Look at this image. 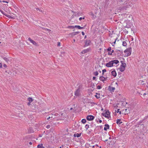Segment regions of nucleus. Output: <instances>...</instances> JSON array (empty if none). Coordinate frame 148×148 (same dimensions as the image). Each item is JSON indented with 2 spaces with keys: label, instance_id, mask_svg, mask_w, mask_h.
Returning <instances> with one entry per match:
<instances>
[{
  "label": "nucleus",
  "instance_id": "1",
  "mask_svg": "<svg viewBox=\"0 0 148 148\" xmlns=\"http://www.w3.org/2000/svg\"><path fill=\"white\" fill-rule=\"evenodd\" d=\"M119 5H121L122 6L119 8V9L121 11L126 10V8L130 6L129 3H127V2H124L123 1H120L118 2Z\"/></svg>",
  "mask_w": 148,
  "mask_h": 148
},
{
  "label": "nucleus",
  "instance_id": "2",
  "mask_svg": "<svg viewBox=\"0 0 148 148\" xmlns=\"http://www.w3.org/2000/svg\"><path fill=\"white\" fill-rule=\"evenodd\" d=\"M102 115L110 120V112L108 110H106L105 113H102Z\"/></svg>",
  "mask_w": 148,
  "mask_h": 148
},
{
  "label": "nucleus",
  "instance_id": "3",
  "mask_svg": "<svg viewBox=\"0 0 148 148\" xmlns=\"http://www.w3.org/2000/svg\"><path fill=\"white\" fill-rule=\"evenodd\" d=\"M124 52L126 53V56H128L131 55L132 52V48L131 47L125 50Z\"/></svg>",
  "mask_w": 148,
  "mask_h": 148
},
{
  "label": "nucleus",
  "instance_id": "4",
  "mask_svg": "<svg viewBox=\"0 0 148 148\" xmlns=\"http://www.w3.org/2000/svg\"><path fill=\"white\" fill-rule=\"evenodd\" d=\"M94 116L91 115H88L86 117V119L88 121H92L94 119Z\"/></svg>",
  "mask_w": 148,
  "mask_h": 148
},
{
  "label": "nucleus",
  "instance_id": "5",
  "mask_svg": "<svg viewBox=\"0 0 148 148\" xmlns=\"http://www.w3.org/2000/svg\"><path fill=\"white\" fill-rule=\"evenodd\" d=\"M28 40L30 42L32 43L34 45H35L36 46H38V45L37 43L34 40L30 38H28Z\"/></svg>",
  "mask_w": 148,
  "mask_h": 148
},
{
  "label": "nucleus",
  "instance_id": "6",
  "mask_svg": "<svg viewBox=\"0 0 148 148\" xmlns=\"http://www.w3.org/2000/svg\"><path fill=\"white\" fill-rule=\"evenodd\" d=\"M106 66L108 67L113 66V63H112V61H110L109 62L106 63Z\"/></svg>",
  "mask_w": 148,
  "mask_h": 148
},
{
  "label": "nucleus",
  "instance_id": "7",
  "mask_svg": "<svg viewBox=\"0 0 148 148\" xmlns=\"http://www.w3.org/2000/svg\"><path fill=\"white\" fill-rule=\"evenodd\" d=\"M80 90L79 88L76 90L75 92V95L76 96H79V95Z\"/></svg>",
  "mask_w": 148,
  "mask_h": 148
},
{
  "label": "nucleus",
  "instance_id": "8",
  "mask_svg": "<svg viewBox=\"0 0 148 148\" xmlns=\"http://www.w3.org/2000/svg\"><path fill=\"white\" fill-rule=\"evenodd\" d=\"M3 59L7 62L8 63L9 62H11L12 60V59H10V60H9V59L8 58H7V57H2Z\"/></svg>",
  "mask_w": 148,
  "mask_h": 148
},
{
  "label": "nucleus",
  "instance_id": "9",
  "mask_svg": "<svg viewBox=\"0 0 148 148\" xmlns=\"http://www.w3.org/2000/svg\"><path fill=\"white\" fill-rule=\"evenodd\" d=\"M91 42V41L89 40H86L85 42V45L86 46H88L90 44V43Z\"/></svg>",
  "mask_w": 148,
  "mask_h": 148
},
{
  "label": "nucleus",
  "instance_id": "10",
  "mask_svg": "<svg viewBox=\"0 0 148 148\" xmlns=\"http://www.w3.org/2000/svg\"><path fill=\"white\" fill-rule=\"evenodd\" d=\"M82 134V133H75L73 135L74 137H77V138L80 137Z\"/></svg>",
  "mask_w": 148,
  "mask_h": 148
},
{
  "label": "nucleus",
  "instance_id": "11",
  "mask_svg": "<svg viewBox=\"0 0 148 148\" xmlns=\"http://www.w3.org/2000/svg\"><path fill=\"white\" fill-rule=\"evenodd\" d=\"M105 126L104 130L105 131H107V129H108L109 128V125L108 124H105Z\"/></svg>",
  "mask_w": 148,
  "mask_h": 148
},
{
  "label": "nucleus",
  "instance_id": "12",
  "mask_svg": "<svg viewBox=\"0 0 148 148\" xmlns=\"http://www.w3.org/2000/svg\"><path fill=\"white\" fill-rule=\"evenodd\" d=\"M105 77L103 76H100L99 78V80L103 82L105 81Z\"/></svg>",
  "mask_w": 148,
  "mask_h": 148
},
{
  "label": "nucleus",
  "instance_id": "13",
  "mask_svg": "<svg viewBox=\"0 0 148 148\" xmlns=\"http://www.w3.org/2000/svg\"><path fill=\"white\" fill-rule=\"evenodd\" d=\"M108 90L110 91H114L115 90L114 87H111L110 86L109 87Z\"/></svg>",
  "mask_w": 148,
  "mask_h": 148
},
{
  "label": "nucleus",
  "instance_id": "14",
  "mask_svg": "<svg viewBox=\"0 0 148 148\" xmlns=\"http://www.w3.org/2000/svg\"><path fill=\"white\" fill-rule=\"evenodd\" d=\"M112 76H114V77H115L116 76V72L115 70H114L112 71Z\"/></svg>",
  "mask_w": 148,
  "mask_h": 148
},
{
  "label": "nucleus",
  "instance_id": "15",
  "mask_svg": "<svg viewBox=\"0 0 148 148\" xmlns=\"http://www.w3.org/2000/svg\"><path fill=\"white\" fill-rule=\"evenodd\" d=\"M89 50L88 49H85L82 51V54H85V53H87Z\"/></svg>",
  "mask_w": 148,
  "mask_h": 148
},
{
  "label": "nucleus",
  "instance_id": "16",
  "mask_svg": "<svg viewBox=\"0 0 148 148\" xmlns=\"http://www.w3.org/2000/svg\"><path fill=\"white\" fill-rule=\"evenodd\" d=\"M121 121V119H118L116 120V123L117 124L120 125L122 123V122H120V121Z\"/></svg>",
  "mask_w": 148,
  "mask_h": 148
},
{
  "label": "nucleus",
  "instance_id": "17",
  "mask_svg": "<svg viewBox=\"0 0 148 148\" xmlns=\"http://www.w3.org/2000/svg\"><path fill=\"white\" fill-rule=\"evenodd\" d=\"M75 28H77L79 29H84V27H81L79 25L75 26Z\"/></svg>",
  "mask_w": 148,
  "mask_h": 148
},
{
  "label": "nucleus",
  "instance_id": "18",
  "mask_svg": "<svg viewBox=\"0 0 148 148\" xmlns=\"http://www.w3.org/2000/svg\"><path fill=\"white\" fill-rule=\"evenodd\" d=\"M3 15L6 16L8 18H14L12 17L10 15L7 14H3Z\"/></svg>",
  "mask_w": 148,
  "mask_h": 148
},
{
  "label": "nucleus",
  "instance_id": "19",
  "mask_svg": "<svg viewBox=\"0 0 148 148\" xmlns=\"http://www.w3.org/2000/svg\"><path fill=\"white\" fill-rule=\"evenodd\" d=\"M69 36L71 37H73L74 36H75V34L74 32H72L70 33H69Z\"/></svg>",
  "mask_w": 148,
  "mask_h": 148
},
{
  "label": "nucleus",
  "instance_id": "20",
  "mask_svg": "<svg viewBox=\"0 0 148 148\" xmlns=\"http://www.w3.org/2000/svg\"><path fill=\"white\" fill-rule=\"evenodd\" d=\"M112 63H113V64H117L119 63V61L117 60H112Z\"/></svg>",
  "mask_w": 148,
  "mask_h": 148
},
{
  "label": "nucleus",
  "instance_id": "21",
  "mask_svg": "<svg viewBox=\"0 0 148 148\" xmlns=\"http://www.w3.org/2000/svg\"><path fill=\"white\" fill-rule=\"evenodd\" d=\"M145 121L143 119L142 120H140L139 121V122L138 123L139 125H143V127L144 126V125L143 124H141V123H143V122H144Z\"/></svg>",
  "mask_w": 148,
  "mask_h": 148
},
{
  "label": "nucleus",
  "instance_id": "22",
  "mask_svg": "<svg viewBox=\"0 0 148 148\" xmlns=\"http://www.w3.org/2000/svg\"><path fill=\"white\" fill-rule=\"evenodd\" d=\"M126 66V64L125 63H124L123 64H121L120 66V67H125Z\"/></svg>",
  "mask_w": 148,
  "mask_h": 148
},
{
  "label": "nucleus",
  "instance_id": "23",
  "mask_svg": "<svg viewBox=\"0 0 148 148\" xmlns=\"http://www.w3.org/2000/svg\"><path fill=\"white\" fill-rule=\"evenodd\" d=\"M120 67L121 68V69H120V71L121 72H122L125 70V67Z\"/></svg>",
  "mask_w": 148,
  "mask_h": 148
},
{
  "label": "nucleus",
  "instance_id": "24",
  "mask_svg": "<svg viewBox=\"0 0 148 148\" xmlns=\"http://www.w3.org/2000/svg\"><path fill=\"white\" fill-rule=\"evenodd\" d=\"M29 102H31L33 101V99L32 98L29 97L28 99Z\"/></svg>",
  "mask_w": 148,
  "mask_h": 148
},
{
  "label": "nucleus",
  "instance_id": "25",
  "mask_svg": "<svg viewBox=\"0 0 148 148\" xmlns=\"http://www.w3.org/2000/svg\"><path fill=\"white\" fill-rule=\"evenodd\" d=\"M38 148H44V147H43L42 144H41L40 145H39L37 146Z\"/></svg>",
  "mask_w": 148,
  "mask_h": 148
},
{
  "label": "nucleus",
  "instance_id": "26",
  "mask_svg": "<svg viewBox=\"0 0 148 148\" xmlns=\"http://www.w3.org/2000/svg\"><path fill=\"white\" fill-rule=\"evenodd\" d=\"M122 45L123 46H126L127 45V43L126 42L124 41L123 42Z\"/></svg>",
  "mask_w": 148,
  "mask_h": 148
},
{
  "label": "nucleus",
  "instance_id": "27",
  "mask_svg": "<svg viewBox=\"0 0 148 148\" xmlns=\"http://www.w3.org/2000/svg\"><path fill=\"white\" fill-rule=\"evenodd\" d=\"M82 122L84 124L86 122V120L85 119H83L82 120Z\"/></svg>",
  "mask_w": 148,
  "mask_h": 148
},
{
  "label": "nucleus",
  "instance_id": "28",
  "mask_svg": "<svg viewBox=\"0 0 148 148\" xmlns=\"http://www.w3.org/2000/svg\"><path fill=\"white\" fill-rule=\"evenodd\" d=\"M94 74L95 75L97 76L98 75V73L97 71H96L94 73Z\"/></svg>",
  "mask_w": 148,
  "mask_h": 148
},
{
  "label": "nucleus",
  "instance_id": "29",
  "mask_svg": "<svg viewBox=\"0 0 148 148\" xmlns=\"http://www.w3.org/2000/svg\"><path fill=\"white\" fill-rule=\"evenodd\" d=\"M119 110L120 109H118L117 110V111H116V110H115V112H117V113L119 112L120 114H121V111H119Z\"/></svg>",
  "mask_w": 148,
  "mask_h": 148
},
{
  "label": "nucleus",
  "instance_id": "30",
  "mask_svg": "<svg viewBox=\"0 0 148 148\" xmlns=\"http://www.w3.org/2000/svg\"><path fill=\"white\" fill-rule=\"evenodd\" d=\"M75 26H69L68 27V28L70 29H73L75 28Z\"/></svg>",
  "mask_w": 148,
  "mask_h": 148
},
{
  "label": "nucleus",
  "instance_id": "31",
  "mask_svg": "<svg viewBox=\"0 0 148 148\" xmlns=\"http://www.w3.org/2000/svg\"><path fill=\"white\" fill-rule=\"evenodd\" d=\"M146 95L147 96L148 95V91L146 92L145 93H144L143 95L144 97H145Z\"/></svg>",
  "mask_w": 148,
  "mask_h": 148
},
{
  "label": "nucleus",
  "instance_id": "32",
  "mask_svg": "<svg viewBox=\"0 0 148 148\" xmlns=\"http://www.w3.org/2000/svg\"><path fill=\"white\" fill-rule=\"evenodd\" d=\"M35 9H36V10H38L39 11H40L41 12H43V11H43L42 10H41V9H39L38 8H36Z\"/></svg>",
  "mask_w": 148,
  "mask_h": 148
},
{
  "label": "nucleus",
  "instance_id": "33",
  "mask_svg": "<svg viewBox=\"0 0 148 148\" xmlns=\"http://www.w3.org/2000/svg\"><path fill=\"white\" fill-rule=\"evenodd\" d=\"M118 51H119L121 52V53L122 54L123 53V51H120L119 50H116V51H115L114 52L117 53V52Z\"/></svg>",
  "mask_w": 148,
  "mask_h": 148
},
{
  "label": "nucleus",
  "instance_id": "34",
  "mask_svg": "<svg viewBox=\"0 0 148 148\" xmlns=\"http://www.w3.org/2000/svg\"><path fill=\"white\" fill-rule=\"evenodd\" d=\"M89 127V125L88 124H86L85 126V128L86 130H87Z\"/></svg>",
  "mask_w": 148,
  "mask_h": 148
},
{
  "label": "nucleus",
  "instance_id": "35",
  "mask_svg": "<svg viewBox=\"0 0 148 148\" xmlns=\"http://www.w3.org/2000/svg\"><path fill=\"white\" fill-rule=\"evenodd\" d=\"M90 103L92 105H97V103L94 102H90Z\"/></svg>",
  "mask_w": 148,
  "mask_h": 148
},
{
  "label": "nucleus",
  "instance_id": "36",
  "mask_svg": "<svg viewBox=\"0 0 148 148\" xmlns=\"http://www.w3.org/2000/svg\"><path fill=\"white\" fill-rule=\"evenodd\" d=\"M66 146L62 145L61 146H60L59 148H65Z\"/></svg>",
  "mask_w": 148,
  "mask_h": 148
},
{
  "label": "nucleus",
  "instance_id": "37",
  "mask_svg": "<svg viewBox=\"0 0 148 148\" xmlns=\"http://www.w3.org/2000/svg\"><path fill=\"white\" fill-rule=\"evenodd\" d=\"M118 51H118L117 52V53L115 52V55H117L118 56H119L120 55H121V54H120V53H119V52H118Z\"/></svg>",
  "mask_w": 148,
  "mask_h": 148
},
{
  "label": "nucleus",
  "instance_id": "38",
  "mask_svg": "<svg viewBox=\"0 0 148 148\" xmlns=\"http://www.w3.org/2000/svg\"><path fill=\"white\" fill-rule=\"evenodd\" d=\"M147 118H148V115L145 116L143 119L145 121V120L147 119Z\"/></svg>",
  "mask_w": 148,
  "mask_h": 148
},
{
  "label": "nucleus",
  "instance_id": "39",
  "mask_svg": "<svg viewBox=\"0 0 148 148\" xmlns=\"http://www.w3.org/2000/svg\"><path fill=\"white\" fill-rule=\"evenodd\" d=\"M101 88H102V87L101 86L99 85L97 86V88L98 89H101Z\"/></svg>",
  "mask_w": 148,
  "mask_h": 148
},
{
  "label": "nucleus",
  "instance_id": "40",
  "mask_svg": "<svg viewBox=\"0 0 148 148\" xmlns=\"http://www.w3.org/2000/svg\"><path fill=\"white\" fill-rule=\"evenodd\" d=\"M111 50V48L110 47H108V48L107 49L108 51H110Z\"/></svg>",
  "mask_w": 148,
  "mask_h": 148
},
{
  "label": "nucleus",
  "instance_id": "41",
  "mask_svg": "<svg viewBox=\"0 0 148 148\" xmlns=\"http://www.w3.org/2000/svg\"><path fill=\"white\" fill-rule=\"evenodd\" d=\"M85 18V17L84 16L83 18H82V17H81L80 18H79V21H81L82 19H84Z\"/></svg>",
  "mask_w": 148,
  "mask_h": 148
},
{
  "label": "nucleus",
  "instance_id": "42",
  "mask_svg": "<svg viewBox=\"0 0 148 148\" xmlns=\"http://www.w3.org/2000/svg\"><path fill=\"white\" fill-rule=\"evenodd\" d=\"M95 96L97 98V99H99L100 98V97L99 96H98L97 95H95Z\"/></svg>",
  "mask_w": 148,
  "mask_h": 148
},
{
  "label": "nucleus",
  "instance_id": "43",
  "mask_svg": "<svg viewBox=\"0 0 148 148\" xmlns=\"http://www.w3.org/2000/svg\"><path fill=\"white\" fill-rule=\"evenodd\" d=\"M74 32L75 34V35L78 34H79L80 33V32Z\"/></svg>",
  "mask_w": 148,
  "mask_h": 148
},
{
  "label": "nucleus",
  "instance_id": "44",
  "mask_svg": "<svg viewBox=\"0 0 148 148\" xmlns=\"http://www.w3.org/2000/svg\"><path fill=\"white\" fill-rule=\"evenodd\" d=\"M106 69H104L102 71V73H104V72H106Z\"/></svg>",
  "mask_w": 148,
  "mask_h": 148
},
{
  "label": "nucleus",
  "instance_id": "45",
  "mask_svg": "<svg viewBox=\"0 0 148 148\" xmlns=\"http://www.w3.org/2000/svg\"><path fill=\"white\" fill-rule=\"evenodd\" d=\"M50 125H47L46 126V128L48 129L49 128H50Z\"/></svg>",
  "mask_w": 148,
  "mask_h": 148
},
{
  "label": "nucleus",
  "instance_id": "46",
  "mask_svg": "<svg viewBox=\"0 0 148 148\" xmlns=\"http://www.w3.org/2000/svg\"><path fill=\"white\" fill-rule=\"evenodd\" d=\"M60 42H58V43L57 46H58L59 47L60 46Z\"/></svg>",
  "mask_w": 148,
  "mask_h": 148
},
{
  "label": "nucleus",
  "instance_id": "47",
  "mask_svg": "<svg viewBox=\"0 0 148 148\" xmlns=\"http://www.w3.org/2000/svg\"><path fill=\"white\" fill-rule=\"evenodd\" d=\"M96 77H93L92 78V79L93 80H96Z\"/></svg>",
  "mask_w": 148,
  "mask_h": 148
},
{
  "label": "nucleus",
  "instance_id": "48",
  "mask_svg": "<svg viewBox=\"0 0 148 148\" xmlns=\"http://www.w3.org/2000/svg\"><path fill=\"white\" fill-rule=\"evenodd\" d=\"M98 121H99V122L100 123H101L102 122V121L101 120H100L99 119H98V120L97 121V122Z\"/></svg>",
  "mask_w": 148,
  "mask_h": 148
},
{
  "label": "nucleus",
  "instance_id": "49",
  "mask_svg": "<svg viewBox=\"0 0 148 148\" xmlns=\"http://www.w3.org/2000/svg\"><path fill=\"white\" fill-rule=\"evenodd\" d=\"M124 60L123 61H120V62H121V64L124 63Z\"/></svg>",
  "mask_w": 148,
  "mask_h": 148
},
{
  "label": "nucleus",
  "instance_id": "50",
  "mask_svg": "<svg viewBox=\"0 0 148 148\" xmlns=\"http://www.w3.org/2000/svg\"><path fill=\"white\" fill-rule=\"evenodd\" d=\"M0 11H1V12L3 14H5V13L2 10H0Z\"/></svg>",
  "mask_w": 148,
  "mask_h": 148
},
{
  "label": "nucleus",
  "instance_id": "51",
  "mask_svg": "<svg viewBox=\"0 0 148 148\" xmlns=\"http://www.w3.org/2000/svg\"><path fill=\"white\" fill-rule=\"evenodd\" d=\"M2 64L1 63H0V68H2Z\"/></svg>",
  "mask_w": 148,
  "mask_h": 148
},
{
  "label": "nucleus",
  "instance_id": "52",
  "mask_svg": "<svg viewBox=\"0 0 148 148\" xmlns=\"http://www.w3.org/2000/svg\"><path fill=\"white\" fill-rule=\"evenodd\" d=\"M90 15L93 16H94L95 15L94 14L92 13H91Z\"/></svg>",
  "mask_w": 148,
  "mask_h": 148
},
{
  "label": "nucleus",
  "instance_id": "53",
  "mask_svg": "<svg viewBox=\"0 0 148 148\" xmlns=\"http://www.w3.org/2000/svg\"><path fill=\"white\" fill-rule=\"evenodd\" d=\"M3 66H4V67H5H5H7V65H6V64H4L3 65Z\"/></svg>",
  "mask_w": 148,
  "mask_h": 148
},
{
  "label": "nucleus",
  "instance_id": "54",
  "mask_svg": "<svg viewBox=\"0 0 148 148\" xmlns=\"http://www.w3.org/2000/svg\"><path fill=\"white\" fill-rule=\"evenodd\" d=\"M108 54L109 55H112V53H110L109 52L108 53Z\"/></svg>",
  "mask_w": 148,
  "mask_h": 148
},
{
  "label": "nucleus",
  "instance_id": "55",
  "mask_svg": "<svg viewBox=\"0 0 148 148\" xmlns=\"http://www.w3.org/2000/svg\"><path fill=\"white\" fill-rule=\"evenodd\" d=\"M2 2H3L6 3H8V2L7 1H2Z\"/></svg>",
  "mask_w": 148,
  "mask_h": 148
},
{
  "label": "nucleus",
  "instance_id": "56",
  "mask_svg": "<svg viewBox=\"0 0 148 148\" xmlns=\"http://www.w3.org/2000/svg\"><path fill=\"white\" fill-rule=\"evenodd\" d=\"M82 34L83 35H84L85 34L83 32H82Z\"/></svg>",
  "mask_w": 148,
  "mask_h": 148
},
{
  "label": "nucleus",
  "instance_id": "57",
  "mask_svg": "<svg viewBox=\"0 0 148 148\" xmlns=\"http://www.w3.org/2000/svg\"><path fill=\"white\" fill-rule=\"evenodd\" d=\"M96 95H99L98 96H99L100 95V93H96Z\"/></svg>",
  "mask_w": 148,
  "mask_h": 148
},
{
  "label": "nucleus",
  "instance_id": "58",
  "mask_svg": "<svg viewBox=\"0 0 148 148\" xmlns=\"http://www.w3.org/2000/svg\"><path fill=\"white\" fill-rule=\"evenodd\" d=\"M30 102H29L28 103H27V105H28V106H29L30 105Z\"/></svg>",
  "mask_w": 148,
  "mask_h": 148
},
{
  "label": "nucleus",
  "instance_id": "59",
  "mask_svg": "<svg viewBox=\"0 0 148 148\" xmlns=\"http://www.w3.org/2000/svg\"><path fill=\"white\" fill-rule=\"evenodd\" d=\"M52 116L51 117V118H52ZM50 118H51V117H48L47 118V120H49V119H50Z\"/></svg>",
  "mask_w": 148,
  "mask_h": 148
},
{
  "label": "nucleus",
  "instance_id": "60",
  "mask_svg": "<svg viewBox=\"0 0 148 148\" xmlns=\"http://www.w3.org/2000/svg\"><path fill=\"white\" fill-rule=\"evenodd\" d=\"M114 52V51L113 50H112L111 51V53H113Z\"/></svg>",
  "mask_w": 148,
  "mask_h": 148
},
{
  "label": "nucleus",
  "instance_id": "61",
  "mask_svg": "<svg viewBox=\"0 0 148 148\" xmlns=\"http://www.w3.org/2000/svg\"><path fill=\"white\" fill-rule=\"evenodd\" d=\"M105 81H106V80L107 79H108V77H105Z\"/></svg>",
  "mask_w": 148,
  "mask_h": 148
},
{
  "label": "nucleus",
  "instance_id": "62",
  "mask_svg": "<svg viewBox=\"0 0 148 148\" xmlns=\"http://www.w3.org/2000/svg\"><path fill=\"white\" fill-rule=\"evenodd\" d=\"M116 40L115 41L113 42V43L114 44L115 43H116Z\"/></svg>",
  "mask_w": 148,
  "mask_h": 148
},
{
  "label": "nucleus",
  "instance_id": "63",
  "mask_svg": "<svg viewBox=\"0 0 148 148\" xmlns=\"http://www.w3.org/2000/svg\"><path fill=\"white\" fill-rule=\"evenodd\" d=\"M29 144L30 145H32V143L31 142H30L29 143Z\"/></svg>",
  "mask_w": 148,
  "mask_h": 148
},
{
  "label": "nucleus",
  "instance_id": "64",
  "mask_svg": "<svg viewBox=\"0 0 148 148\" xmlns=\"http://www.w3.org/2000/svg\"><path fill=\"white\" fill-rule=\"evenodd\" d=\"M108 139H106V140H105L104 141L105 142H106L107 141H108Z\"/></svg>",
  "mask_w": 148,
  "mask_h": 148
}]
</instances>
